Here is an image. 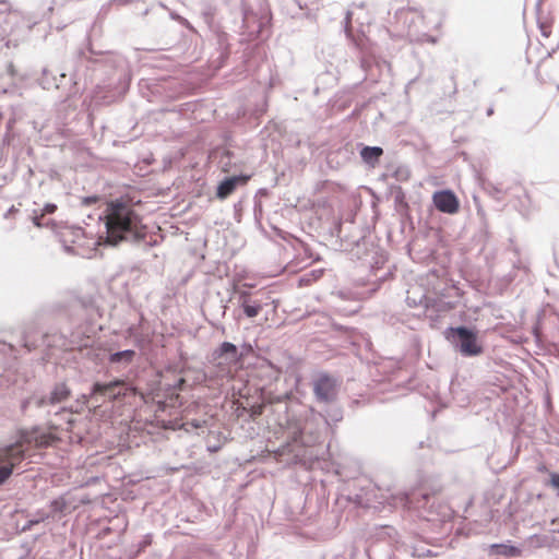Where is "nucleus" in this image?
Returning a JSON list of instances; mask_svg holds the SVG:
<instances>
[{"label":"nucleus","mask_w":559,"mask_h":559,"mask_svg":"<svg viewBox=\"0 0 559 559\" xmlns=\"http://www.w3.org/2000/svg\"><path fill=\"white\" fill-rule=\"evenodd\" d=\"M100 219L106 227V242L116 246L121 241L142 240L146 237V227L134 209L129 197H120L106 203Z\"/></svg>","instance_id":"1"},{"label":"nucleus","mask_w":559,"mask_h":559,"mask_svg":"<svg viewBox=\"0 0 559 559\" xmlns=\"http://www.w3.org/2000/svg\"><path fill=\"white\" fill-rule=\"evenodd\" d=\"M55 436L38 429L23 430L14 443L0 447V485L5 483L32 449L46 448L55 441Z\"/></svg>","instance_id":"2"},{"label":"nucleus","mask_w":559,"mask_h":559,"mask_svg":"<svg viewBox=\"0 0 559 559\" xmlns=\"http://www.w3.org/2000/svg\"><path fill=\"white\" fill-rule=\"evenodd\" d=\"M445 337L451 343L455 344L463 356L472 357L478 356L483 353V345L478 340L477 332L465 328H449L445 331Z\"/></svg>","instance_id":"3"},{"label":"nucleus","mask_w":559,"mask_h":559,"mask_svg":"<svg viewBox=\"0 0 559 559\" xmlns=\"http://www.w3.org/2000/svg\"><path fill=\"white\" fill-rule=\"evenodd\" d=\"M93 395H107L110 401H120L130 395H136L138 390L123 380H114L108 383L96 382L92 389Z\"/></svg>","instance_id":"4"},{"label":"nucleus","mask_w":559,"mask_h":559,"mask_svg":"<svg viewBox=\"0 0 559 559\" xmlns=\"http://www.w3.org/2000/svg\"><path fill=\"white\" fill-rule=\"evenodd\" d=\"M313 392L320 402H331L337 393L336 380L329 374H320L313 382Z\"/></svg>","instance_id":"5"},{"label":"nucleus","mask_w":559,"mask_h":559,"mask_svg":"<svg viewBox=\"0 0 559 559\" xmlns=\"http://www.w3.org/2000/svg\"><path fill=\"white\" fill-rule=\"evenodd\" d=\"M432 201L437 210L442 213L455 214L460 207L456 195L450 190L435 192Z\"/></svg>","instance_id":"6"},{"label":"nucleus","mask_w":559,"mask_h":559,"mask_svg":"<svg viewBox=\"0 0 559 559\" xmlns=\"http://www.w3.org/2000/svg\"><path fill=\"white\" fill-rule=\"evenodd\" d=\"M71 396V390L66 383H57L49 396H43L37 400L36 405L43 407L45 405H55L67 401Z\"/></svg>","instance_id":"7"},{"label":"nucleus","mask_w":559,"mask_h":559,"mask_svg":"<svg viewBox=\"0 0 559 559\" xmlns=\"http://www.w3.org/2000/svg\"><path fill=\"white\" fill-rule=\"evenodd\" d=\"M424 19L425 16L421 11L411 8L401 9L396 13L397 22L402 23L404 27L407 28L408 31L412 27H417L419 23L424 22Z\"/></svg>","instance_id":"8"},{"label":"nucleus","mask_w":559,"mask_h":559,"mask_svg":"<svg viewBox=\"0 0 559 559\" xmlns=\"http://www.w3.org/2000/svg\"><path fill=\"white\" fill-rule=\"evenodd\" d=\"M248 177H230L225 179L217 187L216 195L218 199L224 200L229 197L236 189L239 182L246 183Z\"/></svg>","instance_id":"9"},{"label":"nucleus","mask_w":559,"mask_h":559,"mask_svg":"<svg viewBox=\"0 0 559 559\" xmlns=\"http://www.w3.org/2000/svg\"><path fill=\"white\" fill-rule=\"evenodd\" d=\"M241 306L243 308V312L248 318H254L257 317L260 311L262 310V305L259 301H251L249 298V294L243 293L241 295Z\"/></svg>","instance_id":"10"},{"label":"nucleus","mask_w":559,"mask_h":559,"mask_svg":"<svg viewBox=\"0 0 559 559\" xmlns=\"http://www.w3.org/2000/svg\"><path fill=\"white\" fill-rule=\"evenodd\" d=\"M490 549L492 552L506 557H519L522 552L520 548L504 544H493L490 546Z\"/></svg>","instance_id":"11"},{"label":"nucleus","mask_w":559,"mask_h":559,"mask_svg":"<svg viewBox=\"0 0 559 559\" xmlns=\"http://www.w3.org/2000/svg\"><path fill=\"white\" fill-rule=\"evenodd\" d=\"M383 154V151L381 147L378 146H366L361 150L360 155L364 162L367 164H373L374 162H378Z\"/></svg>","instance_id":"12"},{"label":"nucleus","mask_w":559,"mask_h":559,"mask_svg":"<svg viewBox=\"0 0 559 559\" xmlns=\"http://www.w3.org/2000/svg\"><path fill=\"white\" fill-rule=\"evenodd\" d=\"M134 355H135L134 350H131V349L117 352V353H114L110 355L109 361L114 362V364L120 362V361L130 362V361H132Z\"/></svg>","instance_id":"13"},{"label":"nucleus","mask_w":559,"mask_h":559,"mask_svg":"<svg viewBox=\"0 0 559 559\" xmlns=\"http://www.w3.org/2000/svg\"><path fill=\"white\" fill-rule=\"evenodd\" d=\"M50 508L55 513H62L67 509V501L63 497L57 498L51 501Z\"/></svg>","instance_id":"14"},{"label":"nucleus","mask_w":559,"mask_h":559,"mask_svg":"<svg viewBox=\"0 0 559 559\" xmlns=\"http://www.w3.org/2000/svg\"><path fill=\"white\" fill-rule=\"evenodd\" d=\"M221 354L222 355H227V354H230L233 356H236L237 354V347L236 345H234L233 343H229V342H224L222 345H221Z\"/></svg>","instance_id":"15"},{"label":"nucleus","mask_w":559,"mask_h":559,"mask_svg":"<svg viewBox=\"0 0 559 559\" xmlns=\"http://www.w3.org/2000/svg\"><path fill=\"white\" fill-rule=\"evenodd\" d=\"M539 28L545 37H549L551 35V24L548 22L539 21Z\"/></svg>","instance_id":"16"},{"label":"nucleus","mask_w":559,"mask_h":559,"mask_svg":"<svg viewBox=\"0 0 559 559\" xmlns=\"http://www.w3.org/2000/svg\"><path fill=\"white\" fill-rule=\"evenodd\" d=\"M550 485L554 488H559V474L558 473L550 474Z\"/></svg>","instance_id":"17"},{"label":"nucleus","mask_w":559,"mask_h":559,"mask_svg":"<svg viewBox=\"0 0 559 559\" xmlns=\"http://www.w3.org/2000/svg\"><path fill=\"white\" fill-rule=\"evenodd\" d=\"M395 175L400 180H406L409 176L408 170L406 169H400Z\"/></svg>","instance_id":"18"},{"label":"nucleus","mask_w":559,"mask_h":559,"mask_svg":"<svg viewBox=\"0 0 559 559\" xmlns=\"http://www.w3.org/2000/svg\"><path fill=\"white\" fill-rule=\"evenodd\" d=\"M57 206L55 204H47L45 206V212L46 213H53L56 211Z\"/></svg>","instance_id":"19"},{"label":"nucleus","mask_w":559,"mask_h":559,"mask_svg":"<svg viewBox=\"0 0 559 559\" xmlns=\"http://www.w3.org/2000/svg\"><path fill=\"white\" fill-rule=\"evenodd\" d=\"M97 201H98V197H90V198L85 199L86 204H94Z\"/></svg>","instance_id":"20"},{"label":"nucleus","mask_w":559,"mask_h":559,"mask_svg":"<svg viewBox=\"0 0 559 559\" xmlns=\"http://www.w3.org/2000/svg\"><path fill=\"white\" fill-rule=\"evenodd\" d=\"M8 72H9L12 76H14V75H15L16 70H15V68H14V64H13V63H10V64L8 66Z\"/></svg>","instance_id":"21"},{"label":"nucleus","mask_w":559,"mask_h":559,"mask_svg":"<svg viewBox=\"0 0 559 559\" xmlns=\"http://www.w3.org/2000/svg\"><path fill=\"white\" fill-rule=\"evenodd\" d=\"M538 471H539V472H546V471H547V468H546V466H545V465H540V466H538Z\"/></svg>","instance_id":"22"},{"label":"nucleus","mask_w":559,"mask_h":559,"mask_svg":"<svg viewBox=\"0 0 559 559\" xmlns=\"http://www.w3.org/2000/svg\"><path fill=\"white\" fill-rule=\"evenodd\" d=\"M2 116H3V115H2V111L0 110V120L2 119Z\"/></svg>","instance_id":"23"}]
</instances>
